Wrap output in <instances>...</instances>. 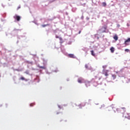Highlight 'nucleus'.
Listing matches in <instances>:
<instances>
[{
  "instance_id": "obj_1",
  "label": "nucleus",
  "mask_w": 130,
  "mask_h": 130,
  "mask_svg": "<svg viewBox=\"0 0 130 130\" xmlns=\"http://www.w3.org/2000/svg\"><path fill=\"white\" fill-rule=\"evenodd\" d=\"M123 117H125V118H127V119L130 120V115L129 113H125L123 115Z\"/></svg>"
},
{
  "instance_id": "obj_2",
  "label": "nucleus",
  "mask_w": 130,
  "mask_h": 130,
  "mask_svg": "<svg viewBox=\"0 0 130 130\" xmlns=\"http://www.w3.org/2000/svg\"><path fill=\"white\" fill-rule=\"evenodd\" d=\"M13 18L16 20V21H18V22L21 20V16H18V15H15L14 16H13Z\"/></svg>"
},
{
  "instance_id": "obj_3",
  "label": "nucleus",
  "mask_w": 130,
  "mask_h": 130,
  "mask_svg": "<svg viewBox=\"0 0 130 130\" xmlns=\"http://www.w3.org/2000/svg\"><path fill=\"white\" fill-rule=\"evenodd\" d=\"M84 80L82 78H78V82L80 84H82V83H84Z\"/></svg>"
},
{
  "instance_id": "obj_4",
  "label": "nucleus",
  "mask_w": 130,
  "mask_h": 130,
  "mask_svg": "<svg viewBox=\"0 0 130 130\" xmlns=\"http://www.w3.org/2000/svg\"><path fill=\"white\" fill-rule=\"evenodd\" d=\"M128 42H130V38H128L125 42L124 44L125 45H128Z\"/></svg>"
},
{
  "instance_id": "obj_5",
  "label": "nucleus",
  "mask_w": 130,
  "mask_h": 130,
  "mask_svg": "<svg viewBox=\"0 0 130 130\" xmlns=\"http://www.w3.org/2000/svg\"><path fill=\"white\" fill-rule=\"evenodd\" d=\"M85 84L86 87H90V86L91 85L90 83V82H89V81L85 82Z\"/></svg>"
},
{
  "instance_id": "obj_6",
  "label": "nucleus",
  "mask_w": 130,
  "mask_h": 130,
  "mask_svg": "<svg viewBox=\"0 0 130 130\" xmlns=\"http://www.w3.org/2000/svg\"><path fill=\"white\" fill-rule=\"evenodd\" d=\"M113 39L115 41H117L118 40V36H117V35H115L113 37Z\"/></svg>"
},
{
  "instance_id": "obj_7",
  "label": "nucleus",
  "mask_w": 130,
  "mask_h": 130,
  "mask_svg": "<svg viewBox=\"0 0 130 130\" xmlns=\"http://www.w3.org/2000/svg\"><path fill=\"white\" fill-rule=\"evenodd\" d=\"M68 56L70 57L71 58H75V55L73 54H69L68 55Z\"/></svg>"
},
{
  "instance_id": "obj_8",
  "label": "nucleus",
  "mask_w": 130,
  "mask_h": 130,
  "mask_svg": "<svg viewBox=\"0 0 130 130\" xmlns=\"http://www.w3.org/2000/svg\"><path fill=\"white\" fill-rule=\"evenodd\" d=\"M102 29H104V30L102 31V33H104V32H106V29H107V27H106L105 26H103Z\"/></svg>"
},
{
  "instance_id": "obj_9",
  "label": "nucleus",
  "mask_w": 130,
  "mask_h": 130,
  "mask_svg": "<svg viewBox=\"0 0 130 130\" xmlns=\"http://www.w3.org/2000/svg\"><path fill=\"white\" fill-rule=\"evenodd\" d=\"M78 106H79V108H80V109H81V108H82V107H84V106H85V105H84V104H80L79 105H78Z\"/></svg>"
},
{
  "instance_id": "obj_10",
  "label": "nucleus",
  "mask_w": 130,
  "mask_h": 130,
  "mask_svg": "<svg viewBox=\"0 0 130 130\" xmlns=\"http://www.w3.org/2000/svg\"><path fill=\"white\" fill-rule=\"evenodd\" d=\"M110 50H111V52H112V53H113V52H114V48L113 47H112L110 48Z\"/></svg>"
},
{
  "instance_id": "obj_11",
  "label": "nucleus",
  "mask_w": 130,
  "mask_h": 130,
  "mask_svg": "<svg viewBox=\"0 0 130 130\" xmlns=\"http://www.w3.org/2000/svg\"><path fill=\"white\" fill-rule=\"evenodd\" d=\"M91 55H92L93 56H95V53H94V51L91 50Z\"/></svg>"
},
{
  "instance_id": "obj_12",
  "label": "nucleus",
  "mask_w": 130,
  "mask_h": 130,
  "mask_svg": "<svg viewBox=\"0 0 130 130\" xmlns=\"http://www.w3.org/2000/svg\"><path fill=\"white\" fill-rule=\"evenodd\" d=\"M112 77H113V79L114 80L115 79H116V75H112Z\"/></svg>"
},
{
  "instance_id": "obj_13",
  "label": "nucleus",
  "mask_w": 130,
  "mask_h": 130,
  "mask_svg": "<svg viewBox=\"0 0 130 130\" xmlns=\"http://www.w3.org/2000/svg\"><path fill=\"white\" fill-rule=\"evenodd\" d=\"M46 26H49V24L42 25V27H43L44 28L46 27Z\"/></svg>"
},
{
  "instance_id": "obj_14",
  "label": "nucleus",
  "mask_w": 130,
  "mask_h": 130,
  "mask_svg": "<svg viewBox=\"0 0 130 130\" xmlns=\"http://www.w3.org/2000/svg\"><path fill=\"white\" fill-rule=\"evenodd\" d=\"M102 5H103V7H106V5H107L106 3H105V2H103L102 3Z\"/></svg>"
},
{
  "instance_id": "obj_15",
  "label": "nucleus",
  "mask_w": 130,
  "mask_h": 130,
  "mask_svg": "<svg viewBox=\"0 0 130 130\" xmlns=\"http://www.w3.org/2000/svg\"><path fill=\"white\" fill-rule=\"evenodd\" d=\"M20 80H22V81L25 80V78L23 77H22L20 78Z\"/></svg>"
},
{
  "instance_id": "obj_16",
  "label": "nucleus",
  "mask_w": 130,
  "mask_h": 130,
  "mask_svg": "<svg viewBox=\"0 0 130 130\" xmlns=\"http://www.w3.org/2000/svg\"><path fill=\"white\" fill-rule=\"evenodd\" d=\"M125 51H126V52H129V49H125Z\"/></svg>"
},
{
  "instance_id": "obj_17",
  "label": "nucleus",
  "mask_w": 130,
  "mask_h": 130,
  "mask_svg": "<svg viewBox=\"0 0 130 130\" xmlns=\"http://www.w3.org/2000/svg\"><path fill=\"white\" fill-rule=\"evenodd\" d=\"M24 73H25V74H26V75H29V71L28 70L25 71Z\"/></svg>"
},
{
  "instance_id": "obj_18",
  "label": "nucleus",
  "mask_w": 130,
  "mask_h": 130,
  "mask_svg": "<svg viewBox=\"0 0 130 130\" xmlns=\"http://www.w3.org/2000/svg\"><path fill=\"white\" fill-rule=\"evenodd\" d=\"M40 69H43L44 70H45V67L40 66Z\"/></svg>"
},
{
  "instance_id": "obj_19",
  "label": "nucleus",
  "mask_w": 130,
  "mask_h": 130,
  "mask_svg": "<svg viewBox=\"0 0 130 130\" xmlns=\"http://www.w3.org/2000/svg\"><path fill=\"white\" fill-rule=\"evenodd\" d=\"M34 105H35V104H33V103L30 104V107H32V106H34Z\"/></svg>"
},
{
  "instance_id": "obj_20",
  "label": "nucleus",
  "mask_w": 130,
  "mask_h": 130,
  "mask_svg": "<svg viewBox=\"0 0 130 130\" xmlns=\"http://www.w3.org/2000/svg\"><path fill=\"white\" fill-rule=\"evenodd\" d=\"M105 76H106V77H107V76H108V73H107V72H106V73L105 74Z\"/></svg>"
},
{
  "instance_id": "obj_21",
  "label": "nucleus",
  "mask_w": 130,
  "mask_h": 130,
  "mask_svg": "<svg viewBox=\"0 0 130 130\" xmlns=\"http://www.w3.org/2000/svg\"><path fill=\"white\" fill-rule=\"evenodd\" d=\"M59 40H60V41H62V38H59Z\"/></svg>"
},
{
  "instance_id": "obj_22",
  "label": "nucleus",
  "mask_w": 130,
  "mask_h": 130,
  "mask_svg": "<svg viewBox=\"0 0 130 130\" xmlns=\"http://www.w3.org/2000/svg\"><path fill=\"white\" fill-rule=\"evenodd\" d=\"M117 26L118 27V28H119V27H120V25L117 24Z\"/></svg>"
},
{
  "instance_id": "obj_23",
  "label": "nucleus",
  "mask_w": 130,
  "mask_h": 130,
  "mask_svg": "<svg viewBox=\"0 0 130 130\" xmlns=\"http://www.w3.org/2000/svg\"><path fill=\"white\" fill-rule=\"evenodd\" d=\"M121 109H123V110H125V108H121Z\"/></svg>"
},
{
  "instance_id": "obj_24",
  "label": "nucleus",
  "mask_w": 130,
  "mask_h": 130,
  "mask_svg": "<svg viewBox=\"0 0 130 130\" xmlns=\"http://www.w3.org/2000/svg\"><path fill=\"white\" fill-rule=\"evenodd\" d=\"M106 66H103V69H105V68H106Z\"/></svg>"
},
{
  "instance_id": "obj_25",
  "label": "nucleus",
  "mask_w": 130,
  "mask_h": 130,
  "mask_svg": "<svg viewBox=\"0 0 130 130\" xmlns=\"http://www.w3.org/2000/svg\"><path fill=\"white\" fill-rule=\"evenodd\" d=\"M19 9H21V7H18V8H17V10H19Z\"/></svg>"
},
{
  "instance_id": "obj_26",
  "label": "nucleus",
  "mask_w": 130,
  "mask_h": 130,
  "mask_svg": "<svg viewBox=\"0 0 130 130\" xmlns=\"http://www.w3.org/2000/svg\"><path fill=\"white\" fill-rule=\"evenodd\" d=\"M56 38H59V37L56 36Z\"/></svg>"
},
{
  "instance_id": "obj_27",
  "label": "nucleus",
  "mask_w": 130,
  "mask_h": 130,
  "mask_svg": "<svg viewBox=\"0 0 130 130\" xmlns=\"http://www.w3.org/2000/svg\"><path fill=\"white\" fill-rule=\"evenodd\" d=\"M93 86H94V87H97V85H93Z\"/></svg>"
},
{
  "instance_id": "obj_28",
  "label": "nucleus",
  "mask_w": 130,
  "mask_h": 130,
  "mask_svg": "<svg viewBox=\"0 0 130 130\" xmlns=\"http://www.w3.org/2000/svg\"><path fill=\"white\" fill-rule=\"evenodd\" d=\"M79 34H81V31H79Z\"/></svg>"
},
{
  "instance_id": "obj_29",
  "label": "nucleus",
  "mask_w": 130,
  "mask_h": 130,
  "mask_svg": "<svg viewBox=\"0 0 130 130\" xmlns=\"http://www.w3.org/2000/svg\"><path fill=\"white\" fill-rule=\"evenodd\" d=\"M85 68H88V66L87 65L85 66Z\"/></svg>"
},
{
  "instance_id": "obj_30",
  "label": "nucleus",
  "mask_w": 130,
  "mask_h": 130,
  "mask_svg": "<svg viewBox=\"0 0 130 130\" xmlns=\"http://www.w3.org/2000/svg\"><path fill=\"white\" fill-rule=\"evenodd\" d=\"M99 31H101V29H99Z\"/></svg>"
},
{
  "instance_id": "obj_31",
  "label": "nucleus",
  "mask_w": 130,
  "mask_h": 130,
  "mask_svg": "<svg viewBox=\"0 0 130 130\" xmlns=\"http://www.w3.org/2000/svg\"><path fill=\"white\" fill-rule=\"evenodd\" d=\"M102 107H104V105H103V106H102Z\"/></svg>"
},
{
  "instance_id": "obj_32",
  "label": "nucleus",
  "mask_w": 130,
  "mask_h": 130,
  "mask_svg": "<svg viewBox=\"0 0 130 130\" xmlns=\"http://www.w3.org/2000/svg\"><path fill=\"white\" fill-rule=\"evenodd\" d=\"M95 78H97V76H95Z\"/></svg>"
},
{
  "instance_id": "obj_33",
  "label": "nucleus",
  "mask_w": 130,
  "mask_h": 130,
  "mask_svg": "<svg viewBox=\"0 0 130 130\" xmlns=\"http://www.w3.org/2000/svg\"><path fill=\"white\" fill-rule=\"evenodd\" d=\"M9 1H11V0H9Z\"/></svg>"
}]
</instances>
